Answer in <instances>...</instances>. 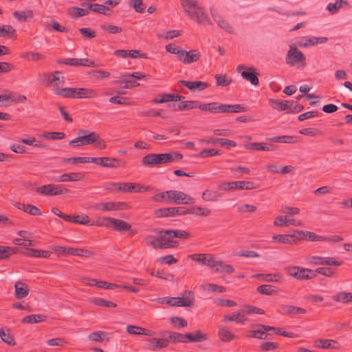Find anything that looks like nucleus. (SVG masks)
<instances>
[{
    "label": "nucleus",
    "instance_id": "f3484780",
    "mask_svg": "<svg viewBox=\"0 0 352 352\" xmlns=\"http://www.w3.org/2000/svg\"><path fill=\"white\" fill-rule=\"evenodd\" d=\"M245 312L244 309L239 310L232 314L226 315L223 317V322L226 323L228 322H236L237 323L244 324L247 318H245Z\"/></svg>",
    "mask_w": 352,
    "mask_h": 352
},
{
    "label": "nucleus",
    "instance_id": "4d7b16f0",
    "mask_svg": "<svg viewBox=\"0 0 352 352\" xmlns=\"http://www.w3.org/2000/svg\"><path fill=\"white\" fill-rule=\"evenodd\" d=\"M170 233L172 234L173 239H187L191 236L190 232L182 230H173L170 229Z\"/></svg>",
    "mask_w": 352,
    "mask_h": 352
},
{
    "label": "nucleus",
    "instance_id": "58836bf2",
    "mask_svg": "<svg viewBox=\"0 0 352 352\" xmlns=\"http://www.w3.org/2000/svg\"><path fill=\"white\" fill-rule=\"evenodd\" d=\"M67 254L84 257H91L94 255V252L93 251L74 248H68L67 250Z\"/></svg>",
    "mask_w": 352,
    "mask_h": 352
},
{
    "label": "nucleus",
    "instance_id": "13d9d810",
    "mask_svg": "<svg viewBox=\"0 0 352 352\" xmlns=\"http://www.w3.org/2000/svg\"><path fill=\"white\" fill-rule=\"evenodd\" d=\"M267 330H265L264 328L258 327L257 329H254L250 331V335L252 338L258 339H267L268 337Z\"/></svg>",
    "mask_w": 352,
    "mask_h": 352
},
{
    "label": "nucleus",
    "instance_id": "9b49d317",
    "mask_svg": "<svg viewBox=\"0 0 352 352\" xmlns=\"http://www.w3.org/2000/svg\"><path fill=\"white\" fill-rule=\"evenodd\" d=\"M90 162L107 168H118L125 165L124 162H121L120 160L109 157H90Z\"/></svg>",
    "mask_w": 352,
    "mask_h": 352
},
{
    "label": "nucleus",
    "instance_id": "393cba45",
    "mask_svg": "<svg viewBox=\"0 0 352 352\" xmlns=\"http://www.w3.org/2000/svg\"><path fill=\"white\" fill-rule=\"evenodd\" d=\"M83 179V175L81 173L74 172L69 173H64L61 175L58 179H54L55 182H78Z\"/></svg>",
    "mask_w": 352,
    "mask_h": 352
},
{
    "label": "nucleus",
    "instance_id": "49530a36",
    "mask_svg": "<svg viewBox=\"0 0 352 352\" xmlns=\"http://www.w3.org/2000/svg\"><path fill=\"white\" fill-rule=\"evenodd\" d=\"M18 248L16 247H7L0 245V260L8 258L10 256L16 254Z\"/></svg>",
    "mask_w": 352,
    "mask_h": 352
},
{
    "label": "nucleus",
    "instance_id": "72a5a7b5",
    "mask_svg": "<svg viewBox=\"0 0 352 352\" xmlns=\"http://www.w3.org/2000/svg\"><path fill=\"white\" fill-rule=\"evenodd\" d=\"M54 94L66 98H76V88L65 87L56 89L54 91Z\"/></svg>",
    "mask_w": 352,
    "mask_h": 352
},
{
    "label": "nucleus",
    "instance_id": "bb28decb",
    "mask_svg": "<svg viewBox=\"0 0 352 352\" xmlns=\"http://www.w3.org/2000/svg\"><path fill=\"white\" fill-rule=\"evenodd\" d=\"M15 288V297L17 299H22L26 297L29 294V287L27 284L17 281L14 285Z\"/></svg>",
    "mask_w": 352,
    "mask_h": 352
},
{
    "label": "nucleus",
    "instance_id": "052dcab7",
    "mask_svg": "<svg viewBox=\"0 0 352 352\" xmlns=\"http://www.w3.org/2000/svg\"><path fill=\"white\" fill-rule=\"evenodd\" d=\"M129 6L132 7L135 12L143 13L145 11L146 6L143 3L142 0H130Z\"/></svg>",
    "mask_w": 352,
    "mask_h": 352
},
{
    "label": "nucleus",
    "instance_id": "603ef678",
    "mask_svg": "<svg viewBox=\"0 0 352 352\" xmlns=\"http://www.w3.org/2000/svg\"><path fill=\"white\" fill-rule=\"evenodd\" d=\"M91 303L99 307H116L117 305L113 302L101 298H95L91 300Z\"/></svg>",
    "mask_w": 352,
    "mask_h": 352
},
{
    "label": "nucleus",
    "instance_id": "f03ea898",
    "mask_svg": "<svg viewBox=\"0 0 352 352\" xmlns=\"http://www.w3.org/2000/svg\"><path fill=\"white\" fill-rule=\"evenodd\" d=\"M182 154L177 152L168 153H149L142 159V164L146 167L160 166L182 159Z\"/></svg>",
    "mask_w": 352,
    "mask_h": 352
},
{
    "label": "nucleus",
    "instance_id": "5fc2aeb1",
    "mask_svg": "<svg viewBox=\"0 0 352 352\" xmlns=\"http://www.w3.org/2000/svg\"><path fill=\"white\" fill-rule=\"evenodd\" d=\"M191 211L188 214H195L199 216L208 217L211 214V210L206 208H201L200 206H193L190 209H188Z\"/></svg>",
    "mask_w": 352,
    "mask_h": 352
},
{
    "label": "nucleus",
    "instance_id": "864d4df0",
    "mask_svg": "<svg viewBox=\"0 0 352 352\" xmlns=\"http://www.w3.org/2000/svg\"><path fill=\"white\" fill-rule=\"evenodd\" d=\"M41 137L45 140H58L63 139L65 137V133L63 132H45Z\"/></svg>",
    "mask_w": 352,
    "mask_h": 352
},
{
    "label": "nucleus",
    "instance_id": "79ce46f5",
    "mask_svg": "<svg viewBox=\"0 0 352 352\" xmlns=\"http://www.w3.org/2000/svg\"><path fill=\"white\" fill-rule=\"evenodd\" d=\"M201 57V53L197 50H192L185 53V58H184V64H190L197 62Z\"/></svg>",
    "mask_w": 352,
    "mask_h": 352
},
{
    "label": "nucleus",
    "instance_id": "b1692460",
    "mask_svg": "<svg viewBox=\"0 0 352 352\" xmlns=\"http://www.w3.org/2000/svg\"><path fill=\"white\" fill-rule=\"evenodd\" d=\"M163 337H168L170 340L173 341L174 342H187V337L186 333L182 334L177 332H173V331H162L160 333Z\"/></svg>",
    "mask_w": 352,
    "mask_h": 352
},
{
    "label": "nucleus",
    "instance_id": "7c9ffc66",
    "mask_svg": "<svg viewBox=\"0 0 352 352\" xmlns=\"http://www.w3.org/2000/svg\"><path fill=\"white\" fill-rule=\"evenodd\" d=\"M300 234L298 236V241L307 239L309 241H323L324 236L316 234L314 232L309 231L297 230Z\"/></svg>",
    "mask_w": 352,
    "mask_h": 352
},
{
    "label": "nucleus",
    "instance_id": "6e6552de",
    "mask_svg": "<svg viewBox=\"0 0 352 352\" xmlns=\"http://www.w3.org/2000/svg\"><path fill=\"white\" fill-rule=\"evenodd\" d=\"M194 293L190 290H186L182 297L168 298V305L177 307H190L194 301Z\"/></svg>",
    "mask_w": 352,
    "mask_h": 352
},
{
    "label": "nucleus",
    "instance_id": "9d476101",
    "mask_svg": "<svg viewBox=\"0 0 352 352\" xmlns=\"http://www.w3.org/2000/svg\"><path fill=\"white\" fill-rule=\"evenodd\" d=\"M168 199L176 204H192L195 199L186 193L178 190H167Z\"/></svg>",
    "mask_w": 352,
    "mask_h": 352
},
{
    "label": "nucleus",
    "instance_id": "0e129e2a",
    "mask_svg": "<svg viewBox=\"0 0 352 352\" xmlns=\"http://www.w3.org/2000/svg\"><path fill=\"white\" fill-rule=\"evenodd\" d=\"M64 163H72V164H77V163H89L90 157H74L65 158L63 160Z\"/></svg>",
    "mask_w": 352,
    "mask_h": 352
},
{
    "label": "nucleus",
    "instance_id": "f704fd0d",
    "mask_svg": "<svg viewBox=\"0 0 352 352\" xmlns=\"http://www.w3.org/2000/svg\"><path fill=\"white\" fill-rule=\"evenodd\" d=\"M332 299L337 302L347 304L352 302V293L340 292L332 296Z\"/></svg>",
    "mask_w": 352,
    "mask_h": 352
},
{
    "label": "nucleus",
    "instance_id": "6e6d98bb",
    "mask_svg": "<svg viewBox=\"0 0 352 352\" xmlns=\"http://www.w3.org/2000/svg\"><path fill=\"white\" fill-rule=\"evenodd\" d=\"M215 272L219 273L232 274L234 272V268L229 264H225L222 261H220Z\"/></svg>",
    "mask_w": 352,
    "mask_h": 352
},
{
    "label": "nucleus",
    "instance_id": "a211bd4d",
    "mask_svg": "<svg viewBox=\"0 0 352 352\" xmlns=\"http://www.w3.org/2000/svg\"><path fill=\"white\" fill-rule=\"evenodd\" d=\"M178 84H182L185 87H188L192 91H203L205 89L210 87V85L207 82L202 81H186L179 80Z\"/></svg>",
    "mask_w": 352,
    "mask_h": 352
},
{
    "label": "nucleus",
    "instance_id": "f8f14e48",
    "mask_svg": "<svg viewBox=\"0 0 352 352\" xmlns=\"http://www.w3.org/2000/svg\"><path fill=\"white\" fill-rule=\"evenodd\" d=\"M127 207L128 205L125 202L113 201L97 203L93 206L95 210L103 212L125 210Z\"/></svg>",
    "mask_w": 352,
    "mask_h": 352
},
{
    "label": "nucleus",
    "instance_id": "473e14b6",
    "mask_svg": "<svg viewBox=\"0 0 352 352\" xmlns=\"http://www.w3.org/2000/svg\"><path fill=\"white\" fill-rule=\"evenodd\" d=\"M269 104L276 110L279 111H286L288 112L289 101L279 99H270Z\"/></svg>",
    "mask_w": 352,
    "mask_h": 352
},
{
    "label": "nucleus",
    "instance_id": "c85d7f7f",
    "mask_svg": "<svg viewBox=\"0 0 352 352\" xmlns=\"http://www.w3.org/2000/svg\"><path fill=\"white\" fill-rule=\"evenodd\" d=\"M245 147L249 150L265 151H274L276 148V146L273 144H267L263 142L250 143L248 144H246Z\"/></svg>",
    "mask_w": 352,
    "mask_h": 352
},
{
    "label": "nucleus",
    "instance_id": "a19ab883",
    "mask_svg": "<svg viewBox=\"0 0 352 352\" xmlns=\"http://www.w3.org/2000/svg\"><path fill=\"white\" fill-rule=\"evenodd\" d=\"M281 308L285 314L290 315L305 314L307 313L306 309L291 305H284Z\"/></svg>",
    "mask_w": 352,
    "mask_h": 352
},
{
    "label": "nucleus",
    "instance_id": "1a4fd4ad",
    "mask_svg": "<svg viewBox=\"0 0 352 352\" xmlns=\"http://www.w3.org/2000/svg\"><path fill=\"white\" fill-rule=\"evenodd\" d=\"M60 72L55 71L54 72L43 73L41 77L45 81V86L53 87L56 89H60L59 86L63 85L65 82L64 76H60Z\"/></svg>",
    "mask_w": 352,
    "mask_h": 352
},
{
    "label": "nucleus",
    "instance_id": "8fccbe9b",
    "mask_svg": "<svg viewBox=\"0 0 352 352\" xmlns=\"http://www.w3.org/2000/svg\"><path fill=\"white\" fill-rule=\"evenodd\" d=\"M14 16L19 21H25L28 19H32L34 16L33 12L30 10L26 11H15Z\"/></svg>",
    "mask_w": 352,
    "mask_h": 352
},
{
    "label": "nucleus",
    "instance_id": "37998d69",
    "mask_svg": "<svg viewBox=\"0 0 352 352\" xmlns=\"http://www.w3.org/2000/svg\"><path fill=\"white\" fill-rule=\"evenodd\" d=\"M200 105L201 104L197 100L182 101L178 104L177 109L179 111H186L196 108L199 109Z\"/></svg>",
    "mask_w": 352,
    "mask_h": 352
},
{
    "label": "nucleus",
    "instance_id": "338daca9",
    "mask_svg": "<svg viewBox=\"0 0 352 352\" xmlns=\"http://www.w3.org/2000/svg\"><path fill=\"white\" fill-rule=\"evenodd\" d=\"M0 338L2 341L6 342V344L14 346L15 345V342L14 338L10 336V333L5 332L2 329H0Z\"/></svg>",
    "mask_w": 352,
    "mask_h": 352
},
{
    "label": "nucleus",
    "instance_id": "09e8293b",
    "mask_svg": "<svg viewBox=\"0 0 352 352\" xmlns=\"http://www.w3.org/2000/svg\"><path fill=\"white\" fill-rule=\"evenodd\" d=\"M46 317L41 314H32L24 317L22 319L23 323L34 324L41 321H44Z\"/></svg>",
    "mask_w": 352,
    "mask_h": 352
},
{
    "label": "nucleus",
    "instance_id": "ea45409f",
    "mask_svg": "<svg viewBox=\"0 0 352 352\" xmlns=\"http://www.w3.org/2000/svg\"><path fill=\"white\" fill-rule=\"evenodd\" d=\"M132 78H133L130 76V74H124L120 76L118 82L124 83L125 85L124 86V88L125 89H129L133 87L139 86L140 83L137 82Z\"/></svg>",
    "mask_w": 352,
    "mask_h": 352
},
{
    "label": "nucleus",
    "instance_id": "e433bc0d",
    "mask_svg": "<svg viewBox=\"0 0 352 352\" xmlns=\"http://www.w3.org/2000/svg\"><path fill=\"white\" fill-rule=\"evenodd\" d=\"M188 342H201L208 339L206 334L203 333L200 330L195 331L193 333H187L186 336Z\"/></svg>",
    "mask_w": 352,
    "mask_h": 352
},
{
    "label": "nucleus",
    "instance_id": "423d86ee",
    "mask_svg": "<svg viewBox=\"0 0 352 352\" xmlns=\"http://www.w3.org/2000/svg\"><path fill=\"white\" fill-rule=\"evenodd\" d=\"M190 212L186 207L178 206L157 209L155 211V214L157 217L160 218L185 215Z\"/></svg>",
    "mask_w": 352,
    "mask_h": 352
},
{
    "label": "nucleus",
    "instance_id": "680f3d73",
    "mask_svg": "<svg viewBox=\"0 0 352 352\" xmlns=\"http://www.w3.org/2000/svg\"><path fill=\"white\" fill-rule=\"evenodd\" d=\"M92 140V144H94L96 148L99 149H104L107 148L106 142L96 132L94 133V138Z\"/></svg>",
    "mask_w": 352,
    "mask_h": 352
},
{
    "label": "nucleus",
    "instance_id": "774afa93",
    "mask_svg": "<svg viewBox=\"0 0 352 352\" xmlns=\"http://www.w3.org/2000/svg\"><path fill=\"white\" fill-rule=\"evenodd\" d=\"M122 187H120V191L122 192H133L135 190L137 184L131 182H122L121 184Z\"/></svg>",
    "mask_w": 352,
    "mask_h": 352
},
{
    "label": "nucleus",
    "instance_id": "a878e982",
    "mask_svg": "<svg viewBox=\"0 0 352 352\" xmlns=\"http://www.w3.org/2000/svg\"><path fill=\"white\" fill-rule=\"evenodd\" d=\"M106 220L111 221L113 230L118 232L127 231L131 228V226L129 223L121 219L109 218Z\"/></svg>",
    "mask_w": 352,
    "mask_h": 352
},
{
    "label": "nucleus",
    "instance_id": "de8ad7c7",
    "mask_svg": "<svg viewBox=\"0 0 352 352\" xmlns=\"http://www.w3.org/2000/svg\"><path fill=\"white\" fill-rule=\"evenodd\" d=\"M214 78L217 86L226 87L232 82V78L226 74H216Z\"/></svg>",
    "mask_w": 352,
    "mask_h": 352
},
{
    "label": "nucleus",
    "instance_id": "412c9836",
    "mask_svg": "<svg viewBox=\"0 0 352 352\" xmlns=\"http://www.w3.org/2000/svg\"><path fill=\"white\" fill-rule=\"evenodd\" d=\"M253 278H263L267 282L283 283L284 278L280 273L274 274H257L252 276Z\"/></svg>",
    "mask_w": 352,
    "mask_h": 352
},
{
    "label": "nucleus",
    "instance_id": "4c0bfd02",
    "mask_svg": "<svg viewBox=\"0 0 352 352\" xmlns=\"http://www.w3.org/2000/svg\"><path fill=\"white\" fill-rule=\"evenodd\" d=\"M327 41V37H312L310 38H305L303 41H299L298 45L300 47H308L315 45L318 43H324Z\"/></svg>",
    "mask_w": 352,
    "mask_h": 352
},
{
    "label": "nucleus",
    "instance_id": "3c124183",
    "mask_svg": "<svg viewBox=\"0 0 352 352\" xmlns=\"http://www.w3.org/2000/svg\"><path fill=\"white\" fill-rule=\"evenodd\" d=\"M107 335V333L103 331H94L89 334L88 339L92 342H101Z\"/></svg>",
    "mask_w": 352,
    "mask_h": 352
},
{
    "label": "nucleus",
    "instance_id": "2f4dec72",
    "mask_svg": "<svg viewBox=\"0 0 352 352\" xmlns=\"http://www.w3.org/2000/svg\"><path fill=\"white\" fill-rule=\"evenodd\" d=\"M222 104L218 102H210L207 104H201L199 109L204 111H209L213 113H222Z\"/></svg>",
    "mask_w": 352,
    "mask_h": 352
},
{
    "label": "nucleus",
    "instance_id": "0eeeda50",
    "mask_svg": "<svg viewBox=\"0 0 352 352\" xmlns=\"http://www.w3.org/2000/svg\"><path fill=\"white\" fill-rule=\"evenodd\" d=\"M36 192L48 196H56L70 192V190L63 188L62 185L58 184H47L36 188Z\"/></svg>",
    "mask_w": 352,
    "mask_h": 352
},
{
    "label": "nucleus",
    "instance_id": "c9c22d12",
    "mask_svg": "<svg viewBox=\"0 0 352 352\" xmlns=\"http://www.w3.org/2000/svg\"><path fill=\"white\" fill-rule=\"evenodd\" d=\"M0 37L16 39V34L15 29L10 25H3L0 27Z\"/></svg>",
    "mask_w": 352,
    "mask_h": 352
},
{
    "label": "nucleus",
    "instance_id": "7ed1b4c3",
    "mask_svg": "<svg viewBox=\"0 0 352 352\" xmlns=\"http://www.w3.org/2000/svg\"><path fill=\"white\" fill-rule=\"evenodd\" d=\"M182 5L188 14L193 20H195L201 25H212L211 20L204 12L203 8L200 6L196 0H183Z\"/></svg>",
    "mask_w": 352,
    "mask_h": 352
},
{
    "label": "nucleus",
    "instance_id": "2eb2a0df",
    "mask_svg": "<svg viewBox=\"0 0 352 352\" xmlns=\"http://www.w3.org/2000/svg\"><path fill=\"white\" fill-rule=\"evenodd\" d=\"M27 98L25 96L21 94H16L14 93H10L8 94L0 95V102L3 104H0V106L4 104L5 106L9 105L10 104H6L11 101L14 103L19 102H25Z\"/></svg>",
    "mask_w": 352,
    "mask_h": 352
},
{
    "label": "nucleus",
    "instance_id": "5701e85b",
    "mask_svg": "<svg viewBox=\"0 0 352 352\" xmlns=\"http://www.w3.org/2000/svg\"><path fill=\"white\" fill-rule=\"evenodd\" d=\"M147 342L151 349L157 350L167 347L170 341L166 338L158 339L154 338L147 339Z\"/></svg>",
    "mask_w": 352,
    "mask_h": 352
},
{
    "label": "nucleus",
    "instance_id": "bf43d9fd",
    "mask_svg": "<svg viewBox=\"0 0 352 352\" xmlns=\"http://www.w3.org/2000/svg\"><path fill=\"white\" fill-rule=\"evenodd\" d=\"M256 291L263 295L270 296L276 293L274 287L271 285H262L257 287Z\"/></svg>",
    "mask_w": 352,
    "mask_h": 352
},
{
    "label": "nucleus",
    "instance_id": "c03bdc74",
    "mask_svg": "<svg viewBox=\"0 0 352 352\" xmlns=\"http://www.w3.org/2000/svg\"><path fill=\"white\" fill-rule=\"evenodd\" d=\"M267 140L273 142H283L288 144H293L297 142V138L296 137L290 135L275 136L267 138Z\"/></svg>",
    "mask_w": 352,
    "mask_h": 352
},
{
    "label": "nucleus",
    "instance_id": "c756f323",
    "mask_svg": "<svg viewBox=\"0 0 352 352\" xmlns=\"http://www.w3.org/2000/svg\"><path fill=\"white\" fill-rule=\"evenodd\" d=\"M218 336L220 340L225 342H230L237 338V336L232 333L226 326L219 327Z\"/></svg>",
    "mask_w": 352,
    "mask_h": 352
},
{
    "label": "nucleus",
    "instance_id": "4468645a",
    "mask_svg": "<svg viewBox=\"0 0 352 352\" xmlns=\"http://www.w3.org/2000/svg\"><path fill=\"white\" fill-rule=\"evenodd\" d=\"M300 234L297 230H295L292 234H276L272 236L274 241L284 243L293 244L298 242V236Z\"/></svg>",
    "mask_w": 352,
    "mask_h": 352
},
{
    "label": "nucleus",
    "instance_id": "20e7f679",
    "mask_svg": "<svg viewBox=\"0 0 352 352\" xmlns=\"http://www.w3.org/2000/svg\"><path fill=\"white\" fill-rule=\"evenodd\" d=\"M286 63L291 66L304 67L306 65L305 56L297 47L290 46L286 56Z\"/></svg>",
    "mask_w": 352,
    "mask_h": 352
},
{
    "label": "nucleus",
    "instance_id": "dca6fc26",
    "mask_svg": "<svg viewBox=\"0 0 352 352\" xmlns=\"http://www.w3.org/2000/svg\"><path fill=\"white\" fill-rule=\"evenodd\" d=\"M227 187L223 188L224 190H252L256 188L254 183L246 181H236L226 184Z\"/></svg>",
    "mask_w": 352,
    "mask_h": 352
},
{
    "label": "nucleus",
    "instance_id": "6ab92c4d",
    "mask_svg": "<svg viewBox=\"0 0 352 352\" xmlns=\"http://www.w3.org/2000/svg\"><path fill=\"white\" fill-rule=\"evenodd\" d=\"M201 142H205L207 144H219L221 146L226 148L235 147L236 146V142L226 138H210L206 140H201Z\"/></svg>",
    "mask_w": 352,
    "mask_h": 352
},
{
    "label": "nucleus",
    "instance_id": "a18cd8bd",
    "mask_svg": "<svg viewBox=\"0 0 352 352\" xmlns=\"http://www.w3.org/2000/svg\"><path fill=\"white\" fill-rule=\"evenodd\" d=\"M88 9L89 10L93 11L94 12L103 14H108L107 12L111 10V8L98 3L88 4Z\"/></svg>",
    "mask_w": 352,
    "mask_h": 352
},
{
    "label": "nucleus",
    "instance_id": "39448f33",
    "mask_svg": "<svg viewBox=\"0 0 352 352\" xmlns=\"http://www.w3.org/2000/svg\"><path fill=\"white\" fill-rule=\"evenodd\" d=\"M94 131H89L85 129H80L78 131V137L72 140L69 142V145L72 147H80L82 146L91 145Z\"/></svg>",
    "mask_w": 352,
    "mask_h": 352
},
{
    "label": "nucleus",
    "instance_id": "e2e57ef3",
    "mask_svg": "<svg viewBox=\"0 0 352 352\" xmlns=\"http://www.w3.org/2000/svg\"><path fill=\"white\" fill-rule=\"evenodd\" d=\"M203 287L205 290H207L210 292L223 293L226 291V287L214 283H208L203 286Z\"/></svg>",
    "mask_w": 352,
    "mask_h": 352
},
{
    "label": "nucleus",
    "instance_id": "cd10ccee",
    "mask_svg": "<svg viewBox=\"0 0 352 352\" xmlns=\"http://www.w3.org/2000/svg\"><path fill=\"white\" fill-rule=\"evenodd\" d=\"M23 254L30 257L35 258H49L51 256V252L47 250H40L33 248H25Z\"/></svg>",
    "mask_w": 352,
    "mask_h": 352
},
{
    "label": "nucleus",
    "instance_id": "69168bd1",
    "mask_svg": "<svg viewBox=\"0 0 352 352\" xmlns=\"http://www.w3.org/2000/svg\"><path fill=\"white\" fill-rule=\"evenodd\" d=\"M318 342L320 343V345L318 347L322 349H337L335 344H337V342L334 340L329 339H321L319 340Z\"/></svg>",
    "mask_w": 352,
    "mask_h": 352
},
{
    "label": "nucleus",
    "instance_id": "f257e3e1",
    "mask_svg": "<svg viewBox=\"0 0 352 352\" xmlns=\"http://www.w3.org/2000/svg\"><path fill=\"white\" fill-rule=\"evenodd\" d=\"M154 232L157 234V236L147 235L144 239L147 246L154 249L175 248L179 246V242L173 239L170 229L155 230Z\"/></svg>",
    "mask_w": 352,
    "mask_h": 352
},
{
    "label": "nucleus",
    "instance_id": "ddd939ff",
    "mask_svg": "<svg viewBox=\"0 0 352 352\" xmlns=\"http://www.w3.org/2000/svg\"><path fill=\"white\" fill-rule=\"evenodd\" d=\"M309 263L316 265H336L340 266L342 261H336L333 257H322L311 256L307 258Z\"/></svg>",
    "mask_w": 352,
    "mask_h": 352
},
{
    "label": "nucleus",
    "instance_id": "4be33fe9",
    "mask_svg": "<svg viewBox=\"0 0 352 352\" xmlns=\"http://www.w3.org/2000/svg\"><path fill=\"white\" fill-rule=\"evenodd\" d=\"M98 92L89 88H76V98H94L98 97Z\"/></svg>",
    "mask_w": 352,
    "mask_h": 352
},
{
    "label": "nucleus",
    "instance_id": "aec40b11",
    "mask_svg": "<svg viewBox=\"0 0 352 352\" xmlns=\"http://www.w3.org/2000/svg\"><path fill=\"white\" fill-rule=\"evenodd\" d=\"M243 78L250 81L253 85H258L259 80L258 78V74L256 73V69L253 67H248L246 71L241 72Z\"/></svg>",
    "mask_w": 352,
    "mask_h": 352
}]
</instances>
